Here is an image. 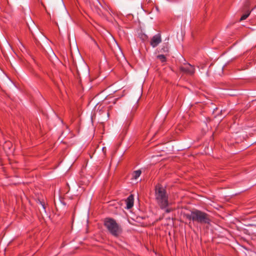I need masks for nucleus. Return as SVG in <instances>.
<instances>
[{
    "label": "nucleus",
    "instance_id": "2",
    "mask_svg": "<svg viewBox=\"0 0 256 256\" xmlns=\"http://www.w3.org/2000/svg\"><path fill=\"white\" fill-rule=\"evenodd\" d=\"M155 200L161 209H164L168 206V196L166 189L158 184L155 187Z\"/></svg>",
    "mask_w": 256,
    "mask_h": 256
},
{
    "label": "nucleus",
    "instance_id": "13",
    "mask_svg": "<svg viewBox=\"0 0 256 256\" xmlns=\"http://www.w3.org/2000/svg\"><path fill=\"white\" fill-rule=\"evenodd\" d=\"M133 117V114H130V116L128 118V122L132 120Z\"/></svg>",
    "mask_w": 256,
    "mask_h": 256
},
{
    "label": "nucleus",
    "instance_id": "9",
    "mask_svg": "<svg viewBox=\"0 0 256 256\" xmlns=\"http://www.w3.org/2000/svg\"><path fill=\"white\" fill-rule=\"evenodd\" d=\"M142 172L140 170H137L134 171L132 174V177L134 179H137L141 174Z\"/></svg>",
    "mask_w": 256,
    "mask_h": 256
},
{
    "label": "nucleus",
    "instance_id": "12",
    "mask_svg": "<svg viewBox=\"0 0 256 256\" xmlns=\"http://www.w3.org/2000/svg\"><path fill=\"white\" fill-rule=\"evenodd\" d=\"M165 209H166L165 212H166V213H169V212H172V208H166Z\"/></svg>",
    "mask_w": 256,
    "mask_h": 256
},
{
    "label": "nucleus",
    "instance_id": "11",
    "mask_svg": "<svg viewBox=\"0 0 256 256\" xmlns=\"http://www.w3.org/2000/svg\"><path fill=\"white\" fill-rule=\"evenodd\" d=\"M156 58L162 62H164L166 61V58L164 54H159V55L157 56Z\"/></svg>",
    "mask_w": 256,
    "mask_h": 256
},
{
    "label": "nucleus",
    "instance_id": "1",
    "mask_svg": "<svg viewBox=\"0 0 256 256\" xmlns=\"http://www.w3.org/2000/svg\"><path fill=\"white\" fill-rule=\"evenodd\" d=\"M184 216L188 220L202 224H210L211 222L208 214L198 210H192L190 214H186Z\"/></svg>",
    "mask_w": 256,
    "mask_h": 256
},
{
    "label": "nucleus",
    "instance_id": "7",
    "mask_svg": "<svg viewBox=\"0 0 256 256\" xmlns=\"http://www.w3.org/2000/svg\"><path fill=\"white\" fill-rule=\"evenodd\" d=\"M134 198L132 194L130 195L126 200V208H131L134 206Z\"/></svg>",
    "mask_w": 256,
    "mask_h": 256
},
{
    "label": "nucleus",
    "instance_id": "10",
    "mask_svg": "<svg viewBox=\"0 0 256 256\" xmlns=\"http://www.w3.org/2000/svg\"><path fill=\"white\" fill-rule=\"evenodd\" d=\"M96 0V4L95 7H96V12L99 14H103V13L102 12V10H100V6H102L101 4L98 0Z\"/></svg>",
    "mask_w": 256,
    "mask_h": 256
},
{
    "label": "nucleus",
    "instance_id": "3",
    "mask_svg": "<svg viewBox=\"0 0 256 256\" xmlns=\"http://www.w3.org/2000/svg\"><path fill=\"white\" fill-rule=\"evenodd\" d=\"M104 225L108 232L114 237H118L122 233V230L120 226L112 218H104Z\"/></svg>",
    "mask_w": 256,
    "mask_h": 256
},
{
    "label": "nucleus",
    "instance_id": "5",
    "mask_svg": "<svg viewBox=\"0 0 256 256\" xmlns=\"http://www.w3.org/2000/svg\"><path fill=\"white\" fill-rule=\"evenodd\" d=\"M162 42L160 36L156 34L150 40V45L153 47H156Z\"/></svg>",
    "mask_w": 256,
    "mask_h": 256
},
{
    "label": "nucleus",
    "instance_id": "4",
    "mask_svg": "<svg viewBox=\"0 0 256 256\" xmlns=\"http://www.w3.org/2000/svg\"><path fill=\"white\" fill-rule=\"evenodd\" d=\"M179 69L181 72L186 74L193 75L195 72L194 66L188 63L180 66Z\"/></svg>",
    "mask_w": 256,
    "mask_h": 256
},
{
    "label": "nucleus",
    "instance_id": "6",
    "mask_svg": "<svg viewBox=\"0 0 256 256\" xmlns=\"http://www.w3.org/2000/svg\"><path fill=\"white\" fill-rule=\"evenodd\" d=\"M244 8L246 10V13L242 15L240 20V21H242L246 20L250 16L251 12V10L249 8V4L248 3L244 5Z\"/></svg>",
    "mask_w": 256,
    "mask_h": 256
},
{
    "label": "nucleus",
    "instance_id": "8",
    "mask_svg": "<svg viewBox=\"0 0 256 256\" xmlns=\"http://www.w3.org/2000/svg\"><path fill=\"white\" fill-rule=\"evenodd\" d=\"M160 52L162 53H165L166 55L168 53L169 48L168 43H165L162 45V47L160 49Z\"/></svg>",
    "mask_w": 256,
    "mask_h": 256
}]
</instances>
